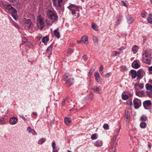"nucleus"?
Here are the masks:
<instances>
[{
    "mask_svg": "<svg viewBox=\"0 0 152 152\" xmlns=\"http://www.w3.org/2000/svg\"><path fill=\"white\" fill-rule=\"evenodd\" d=\"M0 6L6 12L9 13L10 14L15 20H17L18 18L17 11L10 4H7L5 2L1 1L0 2Z\"/></svg>",
    "mask_w": 152,
    "mask_h": 152,
    "instance_id": "obj_1",
    "label": "nucleus"
},
{
    "mask_svg": "<svg viewBox=\"0 0 152 152\" xmlns=\"http://www.w3.org/2000/svg\"><path fill=\"white\" fill-rule=\"evenodd\" d=\"M47 15L52 23L57 21L58 20V16L57 13L54 11L48 10L47 12Z\"/></svg>",
    "mask_w": 152,
    "mask_h": 152,
    "instance_id": "obj_2",
    "label": "nucleus"
},
{
    "mask_svg": "<svg viewBox=\"0 0 152 152\" xmlns=\"http://www.w3.org/2000/svg\"><path fill=\"white\" fill-rule=\"evenodd\" d=\"M37 28L39 30L42 29L45 26V23L41 15L38 16L37 18Z\"/></svg>",
    "mask_w": 152,
    "mask_h": 152,
    "instance_id": "obj_3",
    "label": "nucleus"
},
{
    "mask_svg": "<svg viewBox=\"0 0 152 152\" xmlns=\"http://www.w3.org/2000/svg\"><path fill=\"white\" fill-rule=\"evenodd\" d=\"M53 5L58 10H60L63 5V0H53Z\"/></svg>",
    "mask_w": 152,
    "mask_h": 152,
    "instance_id": "obj_4",
    "label": "nucleus"
},
{
    "mask_svg": "<svg viewBox=\"0 0 152 152\" xmlns=\"http://www.w3.org/2000/svg\"><path fill=\"white\" fill-rule=\"evenodd\" d=\"M143 60L144 62L148 64H150L151 63V57L150 54H148L146 52L142 54Z\"/></svg>",
    "mask_w": 152,
    "mask_h": 152,
    "instance_id": "obj_5",
    "label": "nucleus"
},
{
    "mask_svg": "<svg viewBox=\"0 0 152 152\" xmlns=\"http://www.w3.org/2000/svg\"><path fill=\"white\" fill-rule=\"evenodd\" d=\"M133 104L135 109H138L141 105V100L137 98H135L133 100Z\"/></svg>",
    "mask_w": 152,
    "mask_h": 152,
    "instance_id": "obj_6",
    "label": "nucleus"
},
{
    "mask_svg": "<svg viewBox=\"0 0 152 152\" xmlns=\"http://www.w3.org/2000/svg\"><path fill=\"white\" fill-rule=\"evenodd\" d=\"M137 72V79H141L145 74V72L142 69L139 70Z\"/></svg>",
    "mask_w": 152,
    "mask_h": 152,
    "instance_id": "obj_7",
    "label": "nucleus"
},
{
    "mask_svg": "<svg viewBox=\"0 0 152 152\" xmlns=\"http://www.w3.org/2000/svg\"><path fill=\"white\" fill-rule=\"evenodd\" d=\"M18 121V118L12 117L10 118L9 123L11 125H15L17 124Z\"/></svg>",
    "mask_w": 152,
    "mask_h": 152,
    "instance_id": "obj_8",
    "label": "nucleus"
},
{
    "mask_svg": "<svg viewBox=\"0 0 152 152\" xmlns=\"http://www.w3.org/2000/svg\"><path fill=\"white\" fill-rule=\"evenodd\" d=\"M95 80L96 82L99 84H102V79L99 74L98 72H95L94 73Z\"/></svg>",
    "mask_w": 152,
    "mask_h": 152,
    "instance_id": "obj_9",
    "label": "nucleus"
},
{
    "mask_svg": "<svg viewBox=\"0 0 152 152\" xmlns=\"http://www.w3.org/2000/svg\"><path fill=\"white\" fill-rule=\"evenodd\" d=\"M133 67L135 69L138 68L140 67V62L138 60H135L132 64Z\"/></svg>",
    "mask_w": 152,
    "mask_h": 152,
    "instance_id": "obj_10",
    "label": "nucleus"
},
{
    "mask_svg": "<svg viewBox=\"0 0 152 152\" xmlns=\"http://www.w3.org/2000/svg\"><path fill=\"white\" fill-rule=\"evenodd\" d=\"M66 81V84L68 86H70L74 83L73 79L71 77L69 78Z\"/></svg>",
    "mask_w": 152,
    "mask_h": 152,
    "instance_id": "obj_11",
    "label": "nucleus"
},
{
    "mask_svg": "<svg viewBox=\"0 0 152 152\" xmlns=\"http://www.w3.org/2000/svg\"><path fill=\"white\" fill-rule=\"evenodd\" d=\"M71 10L72 15H75L76 14H77L78 16H80L79 13V10L78 7L75 9H71Z\"/></svg>",
    "mask_w": 152,
    "mask_h": 152,
    "instance_id": "obj_12",
    "label": "nucleus"
},
{
    "mask_svg": "<svg viewBox=\"0 0 152 152\" xmlns=\"http://www.w3.org/2000/svg\"><path fill=\"white\" fill-rule=\"evenodd\" d=\"M94 145L97 147H100L102 145L103 142L101 140H98L95 142Z\"/></svg>",
    "mask_w": 152,
    "mask_h": 152,
    "instance_id": "obj_13",
    "label": "nucleus"
},
{
    "mask_svg": "<svg viewBox=\"0 0 152 152\" xmlns=\"http://www.w3.org/2000/svg\"><path fill=\"white\" fill-rule=\"evenodd\" d=\"M25 25L28 28L31 26L32 23L31 20L29 19L26 20L24 22Z\"/></svg>",
    "mask_w": 152,
    "mask_h": 152,
    "instance_id": "obj_14",
    "label": "nucleus"
},
{
    "mask_svg": "<svg viewBox=\"0 0 152 152\" xmlns=\"http://www.w3.org/2000/svg\"><path fill=\"white\" fill-rule=\"evenodd\" d=\"M132 75V78L133 79L135 78L137 76V71L134 70L132 69L130 71Z\"/></svg>",
    "mask_w": 152,
    "mask_h": 152,
    "instance_id": "obj_15",
    "label": "nucleus"
},
{
    "mask_svg": "<svg viewBox=\"0 0 152 152\" xmlns=\"http://www.w3.org/2000/svg\"><path fill=\"white\" fill-rule=\"evenodd\" d=\"M82 42L85 44H87L88 43V38L86 36H83L81 38Z\"/></svg>",
    "mask_w": 152,
    "mask_h": 152,
    "instance_id": "obj_16",
    "label": "nucleus"
},
{
    "mask_svg": "<svg viewBox=\"0 0 152 152\" xmlns=\"http://www.w3.org/2000/svg\"><path fill=\"white\" fill-rule=\"evenodd\" d=\"M27 131L30 133H31L33 135H36L37 133L35 132V131L31 128L30 127H28L27 128Z\"/></svg>",
    "mask_w": 152,
    "mask_h": 152,
    "instance_id": "obj_17",
    "label": "nucleus"
},
{
    "mask_svg": "<svg viewBox=\"0 0 152 152\" xmlns=\"http://www.w3.org/2000/svg\"><path fill=\"white\" fill-rule=\"evenodd\" d=\"M151 104V101L149 100L145 101L143 103V105L145 109H147L145 107L146 106H150Z\"/></svg>",
    "mask_w": 152,
    "mask_h": 152,
    "instance_id": "obj_18",
    "label": "nucleus"
},
{
    "mask_svg": "<svg viewBox=\"0 0 152 152\" xmlns=\"http://www.w3.org/2000/svg\"><path fill=\"white\" fill-rule=\"evenodd\" d=\"M135 94L136 95L140 97H142L144 96V92L143 91H136L135 92Z\"/></svg>",
    "mask_w": 152,
    "mask_h": 152,
    "instance_id": "obj_19",
    "label": "nucleus"
},
{
    "mask_svg": "<svg viewBox=\"0 0 152 152\" xmlns=\"http://www.w3.org/2000/svg\"><path fill=\"white\" fill-rule=\"evenodd\" d=\"M145 87L147 90L150 91V92L152 94V86L149 84H146L145 85Z\"/></svg>",
    "mask_w": 152,
    "mask_h": 152,
    "instance_id": "obj_20",
    "label": "nucleus"
},
{
    "mask_svg": "<svg viewBox=\"0 0 152 152\" xmlns=\"http://www.w3.org/2000/svg\"><path fill=\"white\" fill-rule=\"evenodd\" d=\"M53 45H51L50 46L48 47L47 50V53L49 54L50 55L52 53V50L53 48Z\"/></svg>",
    "mask_w": 152,
    "mask_h": 152,
    "instance_id": "obj_21",
    "label": "nucleus"
},
{
    "mask_svg": "<svg viewBox=\"0 0 152 152\" xmlns=\"http://www.w3.org/2000/svg\"><path fill=\"white\" fill-rule=\"evenodd\" d=\"M58 30V29L57 28L54 31V35L58 38H59L60 37V33Z\"/></svg>",
    "mask_w": 152,
    "mask_h": 152,
    "instance_id": "obj_22",
    "label": "nucleus"
},
{
    "mask_svg": "<svg viewBox=\"0 0 152 152\" xmlns=\"http://www.w3.org/2000/svg\"><path fill=\"white\" fill-rule=\"evenodd\" d=\"M92 89L95 93L99 94L101 93L100 92V88L97 86H95Z\"/></svg>",
    "mask_w": 152,
    "mask_h": 152,
    "instance_id": "obj_23",
    "label": "nucleus"
},
{
    "mask_svg": "<svg viewBox=\"0 0 152 152\" xmlns=\"http://www.w3.org/2000/svg\"><path fill=\"white\" fill-rule=\"evenodd\" d=\"M91 27L92 29L96 31H98L99 30L98 26L94 23H92Z\"/></svg>",
    "mask_w": 152,
    "mask_h": 152,
    "instance_id": "obj_24",
    "label": "nucleus"
},
{
    "mask_svg": "<svg viewBox=\"0 0 152 152\" xmlns=\"http://www.w3.org/2000/svg\"><path fill=\"white\" fill-rule=\"evenodd\" d=\"M125 93V91H124L122 93V98L124 100H126L129 98V97L128 95L124 94Z\"/></svg>",
    "mask_w": 152,
    "mask_h": 152,
    "instance_id": "obj_25",
    "label": "nucleus"
},
{
    "mask_svg": "<svg viewBox=\"0 0 152 152\" xmlns=\"http://www.w3.org/2000/svg\"><path fill=\"white\" fill-rule=\"evenodd\" d=\"M77 7H78V6H76L74 4H71L67 7V8L70 10H71V9H75Z\"/></svg>",
    "mask_w": 152,
    "mask_h": 152,
    "instance_id": "obj_26",
    "label": "nucleus"
},
{
    "mask_svg": "<svg viewBox=\"0 0 152 152\" xmlns=\"http://www.w3.org/2000/svg\"><path fill=\"white\" fill-rule=\"evenodd\" d=\"M87 96L88 99L90 101H91L94 99V96L93 93H91Z\"/></svg>",
    "mask_w": 152,
    "mask_h": 152,
    "instance_id": "obj_27",
    "label": "nucleus"
},
{
    "mask_svg": "<svg viewBox=\"0 0 152 152\" xmlns=\"http://www.w3.org/2000/svg\"><path fill=\"white\" fill-rule=\"evenodd\" d=\"M138 49V47L137 46L135 45L132 48V50L134 53H137Z\"/></svg>",
    "mask_w": 152,
    "mask_h": 152,
    "instance_id": "obj_28",
    "label": "nucleus"
},
{
    "mask_svg": "<svg viewBox=\"0 0 152 152\" xmlns=\"http://www.w3.org/2000/svg\"><path fill=\"white\" fill-rule=\"evenodd\" d=\"M127 22L129 24H130L132 23L134 21V18H133L130 16H128L127 18Z\"/></svg>",
    "mask_w": 152,
    "mask_h": 152,
    "instance_id": "obj_29",
    "label": "nucleus"
},
{
    "mask_svg": "<svg viewBox=\"0 0 152 152\" xmlns=\"http://www.w3.org/2000/svg\"><path fill=\"white\" fill-rule=\"evenodd\" d=\"M64 121L66 124L68 125L71 122V120L70 118L66 117L64 119Z\"/></svg>",
    "mask_w": 152,
    "mask_h": 152,
    "instance_id": "obj_30",
    "label": "nucleus"
},
{
    "mask_svg": "<svg viewBox=\"0 0 152 152\" xmlns=\"http://www.w3.org/2000/svg\"><path fill=\"white\" fill-rule=\"evenodd\" d=\"M98 136L97 134L96 133H95L91 135V138L93 140H95L97 138Z\"/></svg>",
    "mask_w": 152,
    "mask_h": 152,
    "instance_id": "obj_31",
    "label": "nucleus"
},
{
    "mask_svg": "<svg viewBox=\"0 0 152 152\" xmlns=\"http://www.w3.org/2000/svg\"><path fill=\"white\" fill-rule=\"evenodd\" d=\"M120 53L119 51H114L112 52L111 56L113 57L116 56Z\"/></svg>",
    "mask_w": 152,
    "mask_h": 152,
    "instance_id": "obj_32",
    "label": "nucleus"
},
{
    "mask_svg": "<svg viewBox=\"0 0 152 152\" xmlns=\"http://www.w3.org/2000/svg\"><path fill=\"white\" fill-rule=\"evenodd\" d=\"M48 41L49 38L47 37H44L42 40V42L44 43L47 42Z\"/></svg>",
    "mask_w": 152,
    "mask_h": 152,
    "instance_id": "obj_33",
    "label": "nucleus"
},
{
    "mask_svg": "<svg viewBox=\"0 0 152 152\" xmlns=\"http://www.w3.org/2000/svg\"><path fill=\"white\" fill-rule=\"evenodd\" d=\"M46 140V139L44 138H42L39 139L38 142V143L40 144L44 142Z\"/></svg>",
    "mask_w": 152,
    "mask_h": 152,
    "instance_id": "obj_34",
    "label": "nucleus"
},
{
    "mask_svg": "<svg viewBox=\"0 0 152 152\" xmlns=\"http://www.w3.org/2000/svg\"><path fill=\"white\" fill-rule=\"evenodd\" d=\"M125 118L129 120L130 118V114L129 112H126L125 114Z\"/></svg>",
    "mask_w": 152,
    "mask_h": 152,
    "instance_id": "obj_35",
    "label": "nucleus"
},
{
    "mask_svg": "<svg viewBox=\"0 0 152 152\" xmlns=\"http://www.w3.org/2000/svg\"><path fill=\"white\" fill-rule=\"evenodd\" d=\"M146 123L145 122H141L140 124V127L142 128H145L146 127Z\"/></svg>",
    "mask_w": 152,
    "mask_h": 152,
    "instance_id": "obj_36",
    "label": "nucleus"
},
{
    "mask_svg": "<svg viewBox=\"0 0 152 152\" xmlns=\"http://www.w3.org/2000/svg\"><path fill=\"white\" fill-rule=\"evenodd\" d=\"M93 39L94 42L95 43H98V38L97 37H96L95 36H94L93 37Z\"/></svg>",
    "mask_w": 152,
    "mask_h": 152,
    "instance_id": "obj_37",
    "label": "nucleus"
},
{
    "mask_svg": "<svg viewBox=\"0 0 152 152\" xmlns=\"http://www.w3.org/2000/svg\"><path fill=\"white\" fill-rule=\"evenodd\" d=\"M126 104L130 106H132V102L131 99H129L126 102Z\"/></svg>",
    "mask_w": 152,
    "mask_h": 152,
    "instance_id": "obj_38",
    "label": "nucleus"
},
{
    "mask_svg": "<svg viewBox=\"0 0 152 152\" xmlns=\"http://www.w3.org/2000/svg\"><path fill=\"white\" fill-rule=\"evenodd\" d=\"M0 121L1 122L0 124H1L2 125L5 124V121L3 118H0Z\"/></svg>",
    "mask_w": 152,
    "mask_h": 152,
    "instance_id": "obj_39",
    "label": "nucleus"
},
{
    "mask_svg": "<svg viewBox=\"0 0 152 152\" xmlns=\"http://www.w3.org/2000/svg\"><path fill=\"white\" fill-rule=\"evenodd\" d=\"M141 120L142 121H146L147 119V117L145 115H142L141 117Z\"/></svg>",
    "mask_w": 152,
    "mask_h": 152,
    "instance_id": "obj_40",
    "label": "nucleus"
},
{
    "mask_svg": "<svg viewBox=\"0 0 152 152\" xmlns=\"http://www.w3.org/2000/svg\"><path fill=\"white\" fill-rule=\"evenodd\" d=\"M103 127L105 130H108L109 129V126L107 124H104L103 126Z\"/></svg>",
    "mask_w": 152,
    "mask_h": 152,
    "instance_id": "obj_41",
    "label": "nucleus"
},
{
    "mask_svg": "<svg viewBox=\"0 0 152 152\" xmlns=\"http://www.w3.org/2000/svg\"><path fill=\"white\" fill-rule=\"evenodd\" d=\"M52 145L53 149H56V146L54 142H52Z\"/></svg>",
    "mask_w": 152,
    "mask_h": 152,
    "instance_id": "obj_42",
    "label": "nucleus"
},
{
    "mask_svg": "<svg viewBox=\"0 0 152 152\" xmlns=\"http://www.w3.org/2000/svg\"><path fill=\"white\" fill-rule=\"evenodd\" d=\"M121 70L123 71H125L127 70V69L126 66H122L121 67Z\"/></svg>",
    "mask_w": 152,
    "mask_h": 152,
    "instance_id": "obj_43",
    "label": "nucleus"
},
{
    "mask_svg": "<svg viewBox=\"0 0 152 152\" xmlns=\"http://www.w3.org/2000/svg\"><path fill=\"white\" fill-rule=\"evenodd\" d=\"M69 78L68 75L67 74H66L64 76V80L66 81L67 79H68Z\"/></svg>",
    "mask_w": 152,
    "mask_h": 152,
    "instance_id": "obj_44",
    "label": "nucleus"
},
{
    "mask_svg": "<svg viewBox=\"0 0 152 152\" xmlns=\"http://www.w3.org/2000/svg\"><path fill=\"white\" fill-rule=\"evenodd\" d=\"M26 45L28 47L30 48H32L33 47L32 44L31 43V42H28L26 44Z\"/></svg>",
    "mask_w": 152,
    "mask_h": 152,
    "instance_id": "obj_45",
    "label": "nucleus"
},
{
    "mask_svg": "<svg viewBox=\"0 0 152 152\" xmlns=\"http://www.w3.org/2000/svg\"><path fill=\"white\" fill-rule=\"evenodd\" d=\"M45 21L47 26H50L52 25V24L49 20H46Z\"/></svg>",
    "mask_w": 152,
    "mask_h": 152,
    "instance_id": "obj_46",
    "label": "nucleus"
},
{
    "mask_svg": "<svg viewBox=\"0 0 152 152\" xmlns=\"http://www.w3.org/2000/svg\"><path fill=\"white\" fill-rule=\"evenodd\" d=\"M87 58L88 57L86 55H84L82 57V59L85 62L86 61Z\"/></svg>",
    "mask_w": 152,
    "mask_h": 152,
    "instance_id": "obj_47",
    "label": "nucleus"
},
{
    "mask_svg": "<svg viewBox=\"0 0 152 152\" xmlns=\"http://www.w3.org/2000/svg\"><path fill=\"white\" fill-rule=\"evenodd\" d=\"M14 26L16 28H18V29H19L20 28V27L18 25V24L16 23L15 22H14L13 23Z\"/></svg>",
    "mask_w": 152,
    "mask_h": 152,
    "instance_id": "obj_48",
    "label": "nucleus"
},
{
    "mask_svg": "<svg viewBox=\"0 0 152 152\" xmlns=\"http://www.w3.org/2000/svg\"><path fill=\"white\" fill-rule=\"evenodd\" d=\"M147 20L148 23L152 24V18H150V17H148L147 18Z\"/></svg>",
    "mask_w": 152,
    "mask_h": 152,
    "instance_id": "obj_49",
    "label": "nucleus"
},
{
    "mask_svg": "<svg viewBox=\"0 0 152 152\" xmlns=\"http://www.w3.org/2000/svg\"><path fill=\"white\" fill-rule=\"evenodd\" d=\"M22 43L24 44L26 43L27 41V40L26 38L23 37L22 38Z\"/></svg>",
    "mask_w": 152,
    "mask_h": 152,
    "instance_id": "obj_50",
    "label": "nucleus"
},
{
    "mask_svg": "<svg viewBox=\"0 0 152 152\" xmlns=\"http://www.w3.org/2000/svg\"><path fill=\"white\" fill-rule=\"evenodd\" d=\"M67 100V99L66 98H64L63 99L62 103V105L63 106H64L65 105V102Z\"/></svg>",
    "mask_w": 152,
    "mask_h": 152,
    "instance_id": "obj_51",
    "label": "nucleus"
},
{
    "mask_svg": "<svg viewBox=\"0 0 152 152\" xmlns=\"http://www.w3.org/2000/svg\"><path fill=\"white\" fill-rule=\"evenodd\" d=\"M115 151L116 150L115 147H112L110 150V151L111 152H116Z\"/></svg>",
    "mask_w": 152,
    "mask_h": 152,
    "instance_id": "obj_52",
    "label": "nucleus"
},
{
    "mask_svg": "<svg viewBox=\"0 0 152 152\" xmlns=\"http://www.w3.org/2000/svg\"><path fill=\"white\" fill-rule=\"evenodd\" d=\"M121 2L122 3V4L123 6H124L126 7H128L127 4L124 1H121Z\"/></svg>",
    "mask_w": 152,
    "mask_h": 152,
    "instance_id": "obj_53",
    "label": "nucleus"
},
{
    "mask_svg": "<svg viewBox=\"0 0 152 152\" xmlns=\"http://www.w3.org/2000/svg\"><path fill=\"white\" fill-rule=\"evenodd\" d=\"M93 70L92 69H91L88 74V77H90L91 76V75L93 73Z\"/></svg>",
    "mask_w": 152,
    "mask_h": 152,
    "instance_id": "obj_54",
    "label": "nucleus"
},
{
    "mask_svg": "<svg viewBox=\"0 0 152 152\" xmlns=\"http://www.w3.org/2000/svg\"><path fill=\"white\" fill-rule=\"evenodd\" d=\"M141 16L143 18H145V11L143 12L141 14Z\"/></svg>",
    "mask_w": 152,
    "mask_h": 152,
    "instance_id": "obj_55",
    "label": "nucleus"
},
{
    "mask_svg": "<svg viewBox=\"0 0 152 152\" xmlns=\"http://www.w3.org/2000/svg\"><path fill=\"white\" fill-rule=\"evenodd\" d=\"M120 130L117 131L115 133L114 136L117 137L118 134Z\"/></svg>",
    "mask_w": 152,
    "mask_h": 152,
    "instance_id": "obj_56",
    "label": "nucleus"
},
{
    "mask_svg": "<svg viewBox=\"0 0 152 152\" xmlns=\"http://www.w3.org/2000/svg\"><path fill=\"white\" fill-rule=\"evenodd\" d=\"M122 17V16L121 15H119L118 17V20L117 21H119L121 20V18Z\"/></svg>",
    "mask_w": 152,
    "mask_h": 152,
    "instance_id": "obj_57",
    "label": "nucleus"
},
{
    "mask_svg": "<svg viewBox=\"0 0 152 152\" xmlns=\"http://www.w3.org/2000/svg\"><path fill=\"white\" fill-rule=\"evenodd\" d=\"M139 86L141 88H143L144 87V84L143 83H140L139 84Z\"/></svg>",
    "mask_w": 152,
    "mask_h": 152,
    "instance_id": "obj_58",
    "label": "nucleus"
},
{
    "mask_svg": "<svg viewBox=\"0 0 152 152\" xmlns=\"http://www.w3.org/2000/svg\"><path fill=\"white\" fill-rule=\"evenodd\" d=\"M103 67L102 65H101L100 67V68H99V72H102L103 71Z\"/></svg>",
    "mask_w": 152,
    "mask_h": 152,
    "instance_id": "obj_59",
    "label": "nucleus"
},
{
    "mask_svg": "<svg viewBox=\"0 0 152 152\" xmlns=\"http://www.w3.org/2000/svg\"><path fill=\"white\" fill-rule=\"evenodd\" d=\"M68 51L69 53H71L73 52L74 50L73 49L69 48V49Z\"/></svg>",
    "mask_w": 152,
    "mask_h": 152,
    "instance_id": "obj_60",
    "label": "nucleus"
},
{
    "mask_svg": "<svg viewBox=\"0 0 152 152\" xmlns=\"http://www.w3.org/2000/svg\"><path fill=\"white\" fill-rule=\"evenodd\" d=\"M125 49V48L124 47H121L120 48H118V50L120 51L122 50H123Z\"/></svg>",
    "mask_w": 152,
    "mask_h": 152,
    "instance_id": "obj_61",
    "label": "nucleus"
},
{
    "mask_svg": "<svg viewBox=\"0 0 152 152\" xmlns=\"http://www.w3.org/2000/svg\"><path fill=\"white\" fill-rule=\"evenodd\" d=\"M20 117L24 120V121L26 120V119L25 118L23 115H21Z\"/></svg>",
    "mask_w": 152,
    "mask_h": 152,
    "instance_id": "obj_62",
    "label": "nucleus"
},
{
    "mask_svg": "<svg viewBox=\"0 0 152 152\" xmlns=\"http://www.w3.org/2000/svg\"><path fill=\"white\" fill-rule=\"evenodd\" d=\"M58 149H53V152H58Z\"/></svg>",
    "mask_w": 152,
    "mask_h": 152,
    "instance_id": "obj_63",
    "label": "nucleus"
},
{
    "mask_svg": "<svg viewBox=\"0 0 152 152\" xmlns=\"http://www.w3.org/2000/svg\"><path fill=\"white\" fill-rule=\"evenodd\" d=\"M148 70L150 71H152V66L149 67Z\"/></svg>",
    "mask_w": 152,
    "mask_h": 152,
    "instance_id": "obj_64",
    "label": "nucleus"
}]
</instances>
